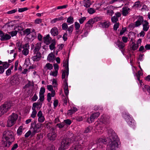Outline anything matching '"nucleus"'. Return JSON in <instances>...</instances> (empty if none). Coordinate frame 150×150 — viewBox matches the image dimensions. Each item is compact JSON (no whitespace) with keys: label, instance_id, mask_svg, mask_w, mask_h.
<instances>
[{"label":"nucleus","instance_id":"338daca9","mask_svg":"<svg viewBox=\"0 0 150 150\" xmlns=\"http://www.w3.org/2000/svg\"><path fill=\"white\" fill-rule=\"evenodd\" d=\"M126 29L125 28H122V30H121L120 32V35H122L126 31Z\"/></svg>","mask_w":150,"mask_h":150},{"label":"nucleus","instance_id":"4d7b16f0","mask_svg":"<svg viewBox=\"0 0 150 150\" xmlns=\"http://www.w3.org/2000/svg\"><path fill=\"white\" fill-rule=\"evenodd\" d=\"M51 94L50 93H48L47 94V100L50 102L51 99Z\"/></svg>","mask_w":150,"mask_h":150},{"label":"nucleus","instance_id":"4468645a","mask_svg":"<svg viewBox=\"0 0 150 150\" xmlns=\"http://www.w3.org/2000/svg\"><path fill=\"white\" fill-rule=\"evenodd\" d=\"M143 18L142 16H139L137 20L135 22V27H138L141 25L144 21Z\"/></svg>","mask_w":150,"mask_h":150},{"label":"nucleus","instance_id":"423d86ee","mask_svg":"<svg viewBox=\"0 0 150 150\" xmlns=\"http://www.w3.org/2000/svg\"><path fill=\"white\" fill-rule=\"evenodd\" d=\"M18 117V115L15 113H13L8 118L7 121V126L11 127L16 122Z\"/></svg>","mask_w":150,"mask_h":150},{"label":"nucleus","instance_id":"de8ad7c7","mask_svg":"<svg viewBox=\"0 0 150 150\" xmlns=\"http://www.w3.org/2000/svg\"><path fill=\"white\" fill-rule=\"evenodd\" d=\"M75 29L76 30H79L80 26V24L77 22H75Z\"/></svg>","mask_w":150,"mask_h":150},{"label":"nucleus","instance_id":"6e6d98bb","mask_svg":"<svg viewBox=\"0 0 150 150\" xmlns=\"http://www.w3.org/2000/svg\"><path fill=\"white\" fill-rule=\"evenodd\" d=\"M52 84L54 87H57V80L54 79H53Z\"/></svg>","mask_w":150,"mask_h":150},{"label":"nucleus","instance_id":"680f3d73","mask_svg":"<svg viewBox=\"0 0 150 150\" xmlns=\"http://www.w3.org/2000/svg\"><path fill=\"white\" fill-rule=\"evenodd\" d=\"M53 66L55 71H58V70L59 69L58 65L56 63L54 64Z\"/></svg>","mask_w":150,"mask_h":150},{"label":"nucleus","instance_id":"c85d7f7f","mask_svg":"<svg viewBox=\"0 0 150 150\" xmlns=\"http://www.w3.org/2000/svg\"><path fill=\"white\" fill-rule=\"evenodd\" d=\"M63 18L64 17H63L61 16L58 18H54L52 21L51 22L52 23H54L57 21H61L63 20Z\"/></svg>","mask_w":150,"mask_h":150},{"label":"nucleus","instance_id":"5701e85b","mask_svg":"<svg viewBox=\"0 0 150 150\" xmlns=\"http://www.w3.org/2000/svg\"><path fill=\"white\" fill-rule=\"evenodd\" d=\"M53 66L52 64L48 63H47L45 66L44 67L45 68H46L47 69L51 70L53 69Z\"/></svg>","mask_w":150,"mask_h":150},{"label":"nucleus","instance_id":"49530a36","mask_svg":"<svg viewBox=\"0 0 150 150\" xmlns=\"http://www.w3.org/2000/svg\"><path fill=\"white\" fill-rule=\"evenodd\" d=\"M58 71H51L50 73V75H52L54 76H56L57 75Z\"/></svg>","mask_w":150,"mask_h":150},{"label":"nucleus","instance_id":"9b49d317","mask_svg":"<svg viewBox=\"0 0 150 150\" xmlns=\"http://www.w3.org/2000/svg\"><path fill=\"white\" fill-rule=\"evenodd\" d=\"M17 74H16L11 77L10 83L11 84L14 85L19 82V78Z\"/></svg>","mask_w":150,"mask_h":150},{"label":"nucleus","instance_id":"ea45409f","mask_svg":"<svg viewBox=\"0 0 150 150\" xmlns=\"http://www.w3.org/2000/svg\"><path fill=\"white\" fill-rule=\"evenodd\" d=\"M139 45L138 44H133L132 47V50H135L137 49Z\"/></svg>","mask_w":150,"mask_h":150},{"label":"nucleus","instance_id":"f8f14e48","mask_svg":"<svg viewBox=\"0 0 150 150\" xmlns=\"http://www.w3.org/2000/svg\"><path fill=\"white\" fill-rule=\"evenodd\" d=\"M0 37L1 40L2 41L7 40L11 38L10 35L8 34L4 35L3 32L1 30H0Z\"/></svg>","mask_w":150,"mask_h":150},{"label":"nucleus","instance_id":"bf43d9fd","mask_svg":"<svg viewBox=\"0 0 150 150\" xmlns=\"http://www.w3.org/2000/svg\"><path fill=\"white\" fill-rule=\"evenodd\" d=\"M67 33H65L63 35V36L62 37L64 41H66L67 40Z\"/></svg>","mask_w":150,"mask_h":150},{"label":"nucleus","instance_id":"b1692460","mask_svg":"<svg viewBox=\"0 0 150 150\" xmlns=\"http://www.w3.org/2000/svg\"><path fill=\"white\" fill-rule=\"evenodd\" d=\"M117 45L118 47L121 49H123L124 47V45L122 42H120L119 40H118L117 42Z\"/></svg>","mask_w":150,"mask_h":150},{"label":"nucleus","instance_id":"cd10ccee","mask_svg":"<svg viewBox=\"0 0 150 150\" xmlns=\"http://www.w3.org/2000/svg\"><path fill=\"white\" fill-rule=\"evenodd\" d=\"M42 105V103L40 102L38 103H33L32 108L34 109H35V108L37 106H39L40 105V107H39V108H40L41 107Z\"/></svg>","mask_w":150,"mask_h":150},{"label":"nucleus","instance_id":"603ef678","mask_svg":"<svg viewBox=\"0 0 150 150\" xmlns=\"http://www.w3.org/2000/svg\"><path fill=\"white\" fill-rule=\"evenodd\" d=\"M124 0H112L110 2V4H112L114 2H121L122 1H123Z\"/></svg>","mask_w":150,"mask_h":150},{"label":"nucleus","instance_id":"a211bd4d","mask_svg":"<svg viewBox=\"0 0 150 150\" xmlns=\"http://www.w3.org/2000/svg\"><path fill=\"white\" fill-rule=\"evenodd\" d=\"M122 9V14L124 16H127L129 13L128 11L130 10L129 8L126 6L124 7Z\"/></svg>","mask_w":150,"mask_h":150},{"label":"nucleus","instance_id":"3c124183","mask_svg":"<svg viewBox=\"0 0 150 150\" xmlns=\"http://www.w3.org/2000/svg\"><path fill=\"white\" fill-rule=\"evenodd\" d=\"M10 64H8L7 63V62H4V64L3 65V67L4 69H6L7 68H8L9 67Z\"/></svg>","mask_w":150,"mask_h":150},{"label":"nucleus","instance_id":"393cba45","mask_svg":"<svg viewBox=\"0 0 150 150\" xmlns=\"http://www.w3.org/2000/svg\"><path fill=\"white\" fill-rule=\"evenodd\" d=\"M83 1L84 4V6L86 7H88L91 5V3L89 0H84Z\"/></svg>","mask_w":150,"mask_h":150},{"label":"nucleus","instance_id":"58836bf2","mask_svg":"<svg viewBox=\"0 0 150 150\" xmlns=\"http://www.w3.org/2000/svg\"><path fill=\"white\" fill-rule=\"evenodd\" d=\"M45 89L44 87H41L39 92V95H44Z\"/></svg>","mask_w":150,"mask_h":150},{"label":"nucleus","instance_id":"e2e57ef3","mask_svg":"<svg viewBox=\"0 0 150 150\" xmlns=\"http://www.w3.org/2000/svg\"><path fill=\"white\" fill-rule=\"evenodd\" d=\"M17 9H13L11 11H10L7 12V13L8 14H11L15 13L17 11Z\"/></svg>","mask_w":150,"mask_h":150},{"label":"nucleus","instance_id":"f3484780","mask_svg":"<svg viewBox=\"0 0 150 150\" xmlns=\"http://www.w3.org/2000/svg\"><path fill=\"white\" fill-rule=\"evenodd\" d=\"M143 30L145 31H147L149 28V23L146 21H144L142 23Z\"/></svg>","mask_w":150,"mask_h":150},{"label":"nucleus","instance_id":"4be33fe9","mask_svg":"<svg viewBox=\"0 0 150 150\" xmlns=\"http://www.w3.org/2000/svg\"><path fill=\"white\" fill-rule=\"evenodd\" d=\"M100 25H101L102 27L103 28H108L110 25V23L108 21H105L103 22L100 23Z\"/></svg>","mask_w":150,"mask_h":150},{"label":"nucleus","instance_id":"5fc2aeb1","mask_svg":"<svg viewBox=\"0 0 150 150\" xmlns=\"http://www.w3.org/2000/svg\"><path fill=\"white\" fill-rule=\"evenodd\" d=\"M64 121L67 125H70L71 123V120L69 119L65 120Z\"/></svg>","mask_w":150,"mask_h":150},{"label":"nucleus","instance_id":"69168bd1","mask_svg":"<svg viewBox=\"0 0 150 150\" xmlns=\"http://www.w3.org/2000/svg\"><path fill=\"white\" fill-rule=\"evenodd\" d=\"M22 48L24 49L27 48V49H28L29 48V45L28 43H26L23 45L22 47Z\"/></svg>","mask_w":150,"mask_h":150},{"label":"nucleus","instance_id":"39448f33","mask_svg":"<svg viewBox=\"0 0 150 150\" xmlns=\"http://www.w3.org/2000/svg\"><path fill=\"white\" fill-rule=\"evenodd\" d=\"M76 139V143L74 144L72 147L69 150H81L82 144H83V141L79 135L77 136Z\"/></svg>","mask_w":150,"mask_h":150},{"label":"nucleus","instance_id":"e433bc0d","mask_svg":"<svg viewBox=\"0 0 150 150\" xmlns=\"http://www.w3.org/2000/svg\"><path fill=\"white\" fill-rule=\"evenodd\" d=\"M18 31H13L9 32V34L11 35L12 37L16 35Z\"/></svg>","mask_w":150,"mask_h":150},{"label":"nucleus","instance_id":"052dcab7","mask_svg":"<svg viewBox=\"0 0 150 150\" xmlns=\"http://www.w3.org/2000/svg\"><path fill=\"white\" fill-rule=\"evenodd\" d=\"M31 131L30 130H29L26 133V134H25V137H28L30 136H31ZM30 137H31V136Z\"/></svg>","mask_w":150,"mask_h":150},{"label":"nucleus","instance_id":"6e6552de","mask_svg":"<svg viewBox=\"0 0 150 150\" xmlns=\"http://www.w3.org/2000/svg\"><path fill=\"white\" fill-rule=\"evenodd\" d=\"M63 66L65 67L66 70H62V79L65 78L66 73L67 76H68L69 74V65H68V59L67 61L64 63Z\"/></svg>","mask_w":150,"mask_h":150},{"label":"nucleus","instance_id":"37998d69","mask_svg":"<svg viewBox=\"0 0 150 150\" xmlns=\"http://www.w3.org/2000/svg\"><path fill=\"white\" fill-rule=\"evenodd\" d=\"M73 30V25H71L68 28V31L69 33H71Z\"/></svg>","mask_w":150,"mask_h":150},{"label":"nucleus","instance_id":"72a5a7b5","mask_svg":"<svg viewBox=\"0 0 150 150\" xmlns=\"http://www.w3.org/2000/svg\"><path fill=\"white\" fill-rule=\"evenodd\" d=\"M91 129L92 128L90 126H88L85 128V129L84 131V133H88L90 132Z\"/></svg>","mask_w":150,"mask_h":150},{"label":"nucleus","instance_id":"09e8293b","mask_svg":"<svg viewBox=\"0 0 150 150\" xmlns=\"http://www.w3.org/2000/svg\"><path fill=\"white\" fill-rule=\"evenodd\" d=\"M119 23H115L114 24V25L113 29L114 30H117V29L119 27Z\"/></svg>","mask_w":150,"mask_h":150},{"label":"nucleus","instance_id":"412c9836","mask_svg":"<svg viewBox=\"0 0 150 150\" xmlns=\"http://www.w3.org/2000/svg\"><path fill=\"white\" fill-rule=\"evenodd\" d=\"M50 38L49 35H47L46 37H45L43 38L44 42L47 45L49 44L50 43Z\"/></svg>","mask_w":150,"mask_h":150},{"label":"nucleus","instance_id":"0e129e2a","mask_svg":"<svg viewBox=\"0 0 150 150\" xmlns=\"http://www.w3.org/2000/svg\"><path fill=\"white\" fill-rule=\"evenodd\" d=\"M114 13V12L112 10L108 9L107 10V13L109 14L111 16H112Z\"/></svg>","mask_w":150,"mask_h":150},{"label":"nucleus","instance_id":"f257e3e1","mask_svg":"<svg viewBox=\"0 0 150 150\" xmlns=\"http://www.w3.org/2000/svg\"><path fill=\"white\" fill-rule=\"evenodd\" d=\"M109 142V147L111 150H116L118 148L119 141L117 136L114 131L111 129L108 130Z\"/></svg>","mask_w":150,"mask_h":150},{"label":"nucleus","instance_id":"a19ab883","mask_svg":"<svg viewBox=\"0 0 150 150\" xmlns=\"http://www.w3.org/2000/svg\"><path fill=\"white\" fill-rule=\"evenodd\" d=\"M7 140L6 141H2L1 143V145L3 147H6L8 146V142Z\"/></svg>","mask_w":150,"mask_h":150},{"label":"nucleus","instance_id":"0eeeda50","mask_svg":"<svg viewBox=\"0 0 150 150\" xmlns=\"http://www.w3.org/2000/svg\"><path fill=\"white\" fill-rule=\"evenodd\" d=\"M3 138L6 140H9L10 141H13L14 140V133L11 130H7L3 132Z\"/></svg>","mask_w":150,"mask_h":150},{"label":"nucleus","instance_id":"dca6fc26","mask_svg":"<svg viewBox=\"0 0 150 150\" xmlns=\"http://www.w3.org/2000/svg\"><path fill=\"white\" fill-rule=\"evenodd\" d=\"M100 115V113L98 112H96L95 113H94L91 115L90 118V120L91 121V123L93 122L94 119L97 118Z\"/></svg>","mask_w":150,"mask_h":150},{"label":"nucleus","instance_id":"f704fd0d","mask_svg":"<svg viewBox=\"0 0 150 150\" xmlns=\"http://www.w3.org/2000/svg\"><path fill=\"white\" fill-rule=\"evenodd\" d=\"M29 51L28 49L27 48L23 49V50L22 51V53L23 55L26 56L29 53Z\"/></svg>","mask_w":150,"mask_h":150},{"label":"nucleus","instance_id":"6ab92c4d","mask_svg":"<svg viewBox=\"0 0 150 150\" xmlns=\"http://www.w3.org/2000/svg\"><path fill=\"white\" fill-rule=\"evenodd\" d=\"M52 35L54 36H57L58 34V29L56 27L52 29L50 31Z\"/></svg>","mask_w":150,"mask_h":150},{"label":"nucleus","instance_id":"79ce46f5","mask_svg":"<svg viewBox=\"0 0 150 150\" xmlns=\"http://www.w3.org/2000/svg\"><path fill=\"white\" fill-rule=\"evenodd\" d=\"M88 12L89 13L92 14L95 12V11L93 8H90L88 9Z\"/></svg>","mask_w":150,"mask_h":150},{"label":"nucleus","instance_id":"c9c22d12","mask_svg":"<svg viewBox=\"0 0 150 150\" xmlns=\"http://www.w3.org/2000/svg\"><path fill=\"white\" fill-rule=\"evenodd\" d=\"M74 19L71 16L69 17L67 19V22L70 24L72 23H73Z\"/></svg>","mask_w":150,"mask_h":150},{"label":"nucleus","instance_id":"7ed1b4c3","mask_svg":"<svg viewBox=\"0 0 150 150\" xmlns=\"http://www.w3.org/2000/svg\"><path fill=\"white\" fill-rule=\"evenodd\" d=\"M41 44L40 43H38L35 45V49L33 51L34 56L31 58L34 61H38L41 59V54L40 52Z\"/></svg>","mask_w":150,"mask_h":150},{"label":"nucleus","instance_id":"bb28decb","mask_svg":"<svg viewBox=\"0 0 150 150\" xmlns=\"http://www.w3.org/2000/svg\"><path fill=\"white\" fill-rule=\"evenodd\" d=\"M56 42L55 40H53L52 41V42L49 46L51 50H53L55 48V45Z\"/></svg>","mask_w":150,"mask_h":150},{"label":"nucleus","instance_id":"774afa93","mask_svg":"<svg viewBox=\"0 0 150 150\" xmlns=\"http://www.w3.org/2000/svg\"><path fill=\"white\" fill-rule=\"evenodd\" d=\"M38 98V96L36 95V94H34V96L32 98V100L33 101H35Z\"/></svg>","mask_w":150,"mask_h":150},{"label":"nucleus","instance_id":"c03bdc74","mask_svg":"<svg viewBox=\"0 0 150 150\" xmlns=\"http://www.w3.org/2000/svg\"><path fill=\"white\" fill-rule=\"evenodd\" d=\"M62 28L63 30H66L68 28V25L66 23H64L62 25Z\"/></svg>","mask_w":150,"mask_h":150},{"label":"nucleus","instance_id":"4c0bfd02","mask_svg":"<svg viewBox=\"0 0 150 150\" xmlns=\"http://www.w3.org/2000/svg\"><path fill=\"white\" fill-rule=\"evenodd\" d=\"M112 21L113 23H117V21H118V18L115 16L112 17L111 18Z\"/></svg>","mask_w":150,"mask_h":150},{"label":"nucleus","instance_id":"c756f323","mask_svg":"<svg viewBox=\"0 0 150 150\" xmlns=\"http://www.w3.org/2000/svg\"><path fill=\"white\" fill-rule=\"evenodd\" d=\"M32 109L33 111L32 114H31V116L32 117L34 118L36 116L37 112L36 111L35 109H33V108H32Z\"/></svg>","mask_w":150,"mask_h":150},{"label":"nucleus","instance_id":"a878e982","mask_svg":"<svg viewBox=\"0 0 150 150\" xmlns=\"http://www.w3.org/2000/svg\"><path fill=\"white\" fill-rule=\"evenodd\" d=\"M24 33H23V35H28L30 34L31 33V29L30 28H27L25 30H23Z\"/></svg>","mask_w":150,"mask_h":150},{"label":"nucleus","instance_id":"2eb2a0df","mask_svg":"<svg viewBox=\"0 0 150 150\" xmlns=\"http://www.w3.org/2000/svg\"><path fill=\"white\" fill-rule=\"evenodd\" d=\"M100 121L104 124H107L109 123V118L108 117L102 116L100 119Z\"/></svg>","mask_w":150,"mask_h":150},{"label":"nucleus","instance_id":"20e7f679","mask_svg":"<svg viewBox=\"0 0 150 150\" xmlns=\"http://www.w3.org/2000/svg\"><path fill=\"white\" fill-rule=\"evenodd\" d=\"M12 101L10 100H7L0 107V116L6 112L13 106Z\"/></svg>","mask_w":150,"mask_h":150},{"label":"nucleus","instance_id":"1a4fd4ad","mask_svg":"<svg viewBox=\"0 0 150 150\" xmlns=\"http://www.w3.org/2000/svg\"><path fill=\"white\" fill-rule=\"evenodd\" d=\"M42 124L38 123L36 124L35 121L31 124V127L36 132H39L41 129V127L42 126Z\"/></svg>","mask_w":150,"mask_h":150},{"label":"nucleus","instance_id":"2f4dec72","mask_svg":"<svg viewBox=\"0 0 150 150\" xmlns=\"http://www.w3.org/2000/svg\"><path fill=\"white\" fill-rule=\"evenodd\" d=\"M94 21L92 19L89 20L85 24V26L86 27H89L91 24L93 23Z\"/></svg>","mask_w":150,"mask_h":150},{"label":"nucleus","instance_id":"8fccbe9b","mask_svg":"<svg viewBox=\"0 0 150 150\" xmlns=\"http://www.w3.org/2000/svg\"><path fill=\"white\" fill-rule=\"evenodd\" d=\"M28 10L27 8H20L18 10V11L19 12H22L24 11H27Z\"/></svg>","mask_w":150,"mask_h":150},{"label":"nucleus","instance_id":"f03ea898","mask_svg":"<svg viewBox=\"0 0 150 150\" xmlns=\"http://www.w3.org/2000/svg\"><path fill=\"white\" fill-rule=\"evenodd\" d=\"M67 136V137L63 138L61 141V147L63 150L67 149L71 143L76 141V136L72 133L69 132Z\"/></svg>","mask_w":150,"mask_h":150},{"label":"nucleus","instance_id":"13d9d810","mask_svg":"<svg viewBox=\"0 0 150 150\" xmlns=\"http://www.w3.org/2000/svg\"><path fill=\"white\" fill-rule=\"evenodd\" d=\"M68 6L67 5H65L62 6H58L57 7V8L58 9H59L62 8H66Z\"/></svg>","mask_w":150,"mask_h":150},{"label":"nucleus","instance_id":"7c9ffc66","mask_svg":"<svg viewBox=\"0 0 150 150\" xmlns=\"http://www.w3.org/2000/svg\"><path fill=\"white\" fill-rule=\"evenodd\" d=\"M23 127L21 126L18 128L17 131V134L18 135H20L22 134V129Z\"/></svg>","mask_w":150,"mask_h":150},{"label":"nucleus","instance_id":"a18cd8bd","mask_svg":"<svg viewBox=\"0 0 150 150\" xmlns=\"http://www.w3.org/2000/svg\"><path fill=\"white\" fill-rule=\"evenodd\" d=\"M45 119L44 116H42L40 117H38V121L40 122H43L45 120Z\"/></svg>","mask_w":150,"mask_h":150},{"label":"nucleus","instance_id":"ddd939ff","mask_svg":"<svg viewBox=\"0 0 150 150\" xmlns=\"http://www.w3.org/2000/svg\"><path fill=\"white\" fill-rule=\"evenodd\" d=\"M106 141L107 140L106 139L100 138L96 142L97 144H95L94 145H97L98 146L99 145V146L100 147L101 145H102L103 144H105Z\"/></svg>","mask_w":150,"mask_h":150},{"label":"nucleus","instance_id":"aec40b11","mask_svg":"<svg viewBox=\"0 0 150 150\" xmlns=\"http://www.w3.org/2000/svg\"><path fill=\"white\" fill-rule=\"evenodd\" d=\"M55 56L52 53L50 54L47 58V60L49 62H53L55 60Z\"/></svg>","mask_w":150,"mask_h":150},{"label":"nucleus","instance_id":"9d476101","mask_svg":"<svg viewBox=\"0 0 150 150\" xmlns=\"http://www.w3.org/2000/svg\"><path fill=\"white\" fill-rule=\"evenodd\" d=\"M50 131L52 132L48 134L47 137L50 140L53 141L55 139L56 135L54 132V128H52Z\"/></svg>","mask_w":150,"mask_h":150},{"label":"nucleus","instance_id":"473e14b6","mask_svg":"<svg viewBox=\"0 0 150 150\" xmlns=\"http://www.w3.org/2000/svg\"><path fill=\"white\" fill-rule=\"evenodd\" d=\"M139 6H141L140 2L139 1H137L135 3L132 7L133 8H137Z\"/></svg>","mask_w":150,"mask_h":150},{"label":"nucleus","instance_id":"864d4df0","mask_svg":"<svg viewBox=\"0 0 150 150\" xmlns=\"http://www.w3.org/2000/svg\"><path fill=\"white\" fill-rule=\"evenodd\" d=\"M86 18L85 17H82L79 19V23L80 24H82L86 20Z\"/></svg>","mask_w":150,"mask_h":150}]
</instances>
